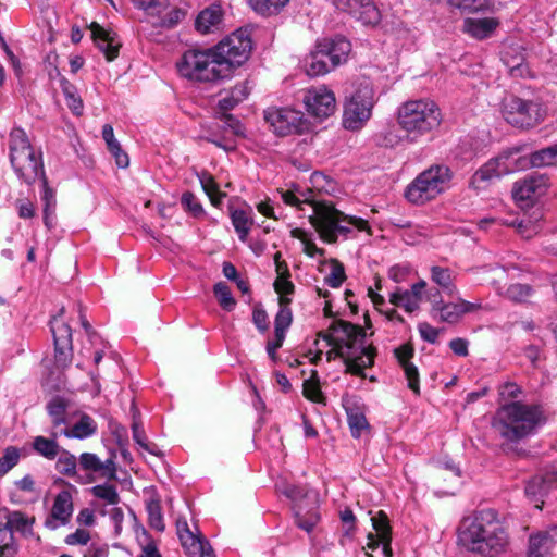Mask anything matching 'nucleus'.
Listing matches in <instances>:
<instances>
[{
	"mask_svg": "<svg viewBox=\"0 0 557 557\" xmlns=\"http://www.w3.org/2000/svg\"><path fill=\"white\" fill-rule=\"evenodd\" d=\"M330 331L319 335L332 347L326 352V360L342 358L346 373L366 377L364 369L373 366L376 349L366 345L364 330L351 322L335 320Z\"/></svg>",
	"mask_w": 557,
	"mask_h": 557,
	"instance_id": "1",
	"label": "nucleus"
},
{
	"mask_svg": "<svg viewBox=\"0 0 557 557\" xmlns=\"http://www.w3.org/2000/svg\"><path fill=\"white\" fill-rule=\"evenodd\" d=\"M546 422L541 405L511 401L500 405L492 419V428L507 445H517L537 433Z\"/></svg>",
	"mask_w": 557,
	"mask_h": 557,
	"instance_id": "2",
	"label": "nucleus"
},
{
	"mask_svg": "<svg viewBox=\"0 0 557 557\" xmlns=\"http://www.w3.org/2000/svg\"><path fill=\"white\" fill-rule=\"evenodd\" d=\"M460 541L471 552L494 556L503 552L508 543L507 533L494 509L475 511L463 522Z\"/></svg>",
	"mask_w": 557,
	"mask_h": 557,
	"instance_id": "3",
	"label": "nucleus"
},
{
	"mask_svg": "<svg viewBox=\"0 0 557 557\" xmlns=\"http://www.w3.org/2000/svg\"><path fill=\"white\" fill-rule=\"evenodd\" d=\"M309 203L313 213L309 216L311 225L320 234V237L332 244L338 237H349L355 230L370 232L368 221L355 215H348L335 208L331 201L305 200Z\"/></svg>",
	"mask_w": 557,
	"mask_h": 557,
	"instance_id": "4",
	"label": "nucleus"
},
{
	"mask_svg": "<svg viewBox=\"0 0 557 557\" xmlns=\"http://www.w3.org/2000/svg\"><path fill=\"white\" fill-rule=\"evenodd\" d=\"M397 122L406 132L405 139L416 143L441 125L442 113L430 99L408 100L398 108Z\"/></svg>",
	"mask_w": 557,
	"mask_h": 557,
	"instance_id": "5",
	"label": "nucleus"
},
{
	"mask_svg": "<svg viewBox=\"0 0 557 557\" xmlns=\"http://www.w3.org/2000/svg\"><path fill=\"white\" fill-rule=\"evenodd\" d=\"M10 162L17 177L27 185H32L38 177L42 180L44 162L41 153L36 154L29 143L26 132L21 127H13L9 134Z\"/></svg>",
	"mask_w": 557,
	"mask_h": 557,
	"instance_id": "6",
	"label": "nucleus"
},
{
	"mask_svg": "<svg viewBox=\"0 0 557 557\" xmlns=\"http://www.w3.org/2000/svg\"><path fill=\"white\" fill-rule=\"evenodd\" d=\"M178 74L191 82L215 83L226 79L212 48L188 49L176 62Z\"/></svg>",
	"mask_w": 557,
	"mask_h": 557,
	"instance_id": "7",
	"label": "nucleus"
},
{
	"mask_svg": "<svg viewBox=\"0 0 557 557\" xmlns=\"http://www.w3.org/2000/svg\"><path fill=\"white\" fill-rule=\"evenodd\" d=\"M351 44L344 37L318 40L314 49L305 58L304 67L311 77L324 75L346 62Z\"/></svg>",
	"mask_w": 557,
	"mask_h": 557,
	"instance_id": "8",
	"label": "nucleus"
},
{
	"mask_svg": "<svg viewBox=\"0 0 557 557\" xmlns=\"http://www.w3.org/2000/svg\"><path fill=\"white\" fill-rule=\"evenodd\" d=\"M453 176L449 166L433 164L407 186L405 197L413 205H424L449 189Z\"/></svg>",
	"mask_w": 557,
	"mask_h": 557,
	"instance_id": "9",
	"label": "nucleus"
},
{
	"mask_svg": "<svg viewBox=\"0 0 557 557\" xmlns=\"http://www.w3.org/2000/svg\"><path fill=\"white\" fill-rule=\"evenodd\" d=\"M226 78L245 64L252 50V41L246 29H237L212 47Z\"/></svg>",
	"mask_w": 557,
	"mask_h": 557,
	"instance_id": "10",
	"label": "nucleus"
},
{
	"mask_svg": "<svg viewBox=\"0 0 557 557\" xmlns=\"http://www.w3.org/2000/svg\"><path fill=\"white\" fill-rule=\"evenodd\" d=\"M375 104L374 89L370 82L358 84L344 106L343 126L349 131H359L370 120Z\"/></svg>",
	"mask_w": 557,
	"mask_h": 557,
	"instance_id": "11",
	"label": "nucleus"
},
{
	"mask_svg": "<svg viewBox=\"0 0 557 557\" xmlns=\"http://www.w3.org/2000/svg\"><path fill=\"white\" fill-rule=\"evenodd\" d=\"M517 154L518 150H508L490 159L471 176L469 186L476 190L483 189L494 180L523 168L525 161Z\"/></svg>",
	"mask_w": 557,
	"mask_h": 557,
	"instance_id": "12",
	"label": "nucleus"
},
{
	"mask_svg": "<svg viewBox=\"0 0 557 557\" xmlns=\"http://www.w3.org/2000/svg\"><path fill=\"white\" fill-rule=\"evenodd\" d=\"M545 111L539 102L524 100L513 95L502 101V115L510 125L518 128L533 127L544 119Z\"/></svg>",
	"mask_w": 557,
	"mask_h": 557,
	"instance_id": "13",
	"label": "nucleus"
},
{
	"mask_svg": "<svg viewBox=\"0 0 557 557\" xmlns=\"http://www.w3.org/2000/svg\"><path fill=\"white\" fill-rule=\"evenodd\" d=\"M264 120L277 136L304 134L310 131L311 123L304 113L290 108H268L264 111Z\"/></svg>",
	"mask_w": 557,
	"mask_h": 557,
	"instance_id": "14",
	"label": "nucleus"
},
{
	"mask_svg": "<svg viewBox=\"0 0 557 557\" xmlns=\"http://www.w3.org/2000/svg\"><path fill=\"white\" fill-rule=\"evenodd\" d=\"M63 314L64 308H61L59 313L50 321L54 342V359L60 368L67 367L73 358L72 327L64 320Z\"/></svg>",
	"mask_w": 557,
	"mask_h": 557,
	"instance_id": "15",
	"label": "nucleus"
},
{
	"mask_svg": "<svg viewBox=\"0 0 557 557\" xmlns=\"http://www.w3.org/2000/svg\"><path fill=\"white\" fill-rule=\"evenodd\" d=\"M308 113L322 121L335 112L336 99L334 92L326 86L311 87L304 96Z\"/></svg>",
	"mask_w": 557,
	"mask_h": 557,
	"instance_id": "16",
	"label": "nucleus"
},
{
	"mask_svg": "<svg viewBox=\"0 0 557 557\" xmlns=\"http://www.w3.org/2000/svg\"><path fill=\"white\" fill-rule=\"evenodd\" d=\"M335 8L348 13L363 25H377L381 12L372 0H333Z\"/></svg>",
	"mask_w": 557,
	"mask_h": 557,
	"instance_id": "17",
	"label": "nucleus"
},
{
	"mask_svg": "<svg viewBox=\"0 0 557 557\" xmlns=\"http://www.w3.org/2000/svg\"><path fill=\"white\" fill-rule=\"evenodd\" d=\"M547 187L548 177L546 175L532 173L515 183L512 196L517 201L532 200L544 195Z\"/></svg>",
	"mask_w": 557,
	"mask_h": 557,
	"instance_id": "18",
	"label": "nucleus"
},
{
	"mask_svg": "<svg viewBox=\"0 0 557 557\" xmlns=\"http://www.w3.org/2000/svg\"><path fill=\"white\" fill-rule=\"evenodd\" d=\"M425 287L426 282L424 280H420L419 282L414 283L410 289H398L392 293L389 301L394 306L404 308L406 312L412 313L420 308V302L422 300Z\"/></svg>",
	"mask_w": 557,
	"mask_h": 557,
	"instance_id": "19",
	"label": "nucleus"
},
{
	"mask_svg": "<svg viewBox=\"0 0 557 557\" xmlns=\"http://www.w3.org/2000/svg\"><path fill=\"white\" fill-rule=\"evenodd\" d=\"M72 512V495L69 491H62L55 496L51 513L47 518L45 525L51 530L64 525L69 522Z\"/></svg>",
	"mask_w": 557,
	"mask_h": 557,
	"instance_id": "20",
	"label": "nucleus"
},
{
	"mask_svg": "<svg viewBox=\"0 0 557 557\" xmlns=\"http://www.w3.org/2000/svg\"><path fill=\"white\" fill-rule=\"evenodd\" d=\"M479 308V304L460 299L458 302H444L435 310V315L432 317L441 322L453 324L458 322L465 313L475 311Z\"/></svg>",
	"mask_w": 557,
	"mask_h": 557,
	"instance_id": "21",
	"label": "nucleus"
},
{
	"mask_svg": "<svg viewBox=\"0 0 557 557\" xmlns=\"http://www.w3.org/2000/svg\"><path fill=\"white\" fill-rule=\"evenodd\" d=\"M502 61L512 77H528L531 75L522 48L506 47L502 52Z\"/></svg>",
	"mask_w": 557,
	"mask_h": 557,
	"instance_id": "22",
	"label": "nucleus"
},
{
	"mask_svg": "<svg viewBox=\"0 0 557 557\" xmlns=\"http://www.w3.org/2000/svg\"><path fill=\"white\" fill-rule=\"evenodd\" d=\"M499 22L494 17L471 18L467 17L463 21L462 30L470 37L483 40L492 36L498 27Z\"/></svg>",
	"mask_w": 557,
	"mask_h": 557,
	"instance_id": "23",
	"label": "nucleus"
},
{
	"mask_svg": "<svg viewBox=\"0 0 557 557\" xmlns=\"http://www.w3.org/2000/svg\"><path fill=\"white\" fill-rule=\"evenodd\" d=\"M395 356L405 372L408 382V387L411 391H413L417 395H419V372L417 367L410 362V358L413 356L412 348H410L409 346H400L395 349Z\"/></svg>",
	"mask_w": 557,
	"mask_h": 557,
	"instance_id": "24",
	"label": "nucleus"
},
{
	"mask_svg": "<svg viewBox=\"0 0 557 557\" xmlns=\"http://www.w3.org/2000/svg\"><path fill=\"white\" fill-rule=\"evenodd\" d=\"M223 20L222 8L212 4L202 10L196 17L195 28L201 34H209L218 29Z\"/></svg>",
	"mask_w": 557,
	"mask_h": 557,
	"instance_id": "25",
	"label": "nucleus"
},
{
	"mask_svg": "<svg viewBox=\"0 0 557 557\" xmlns=\"http://www.w3.org/2000/svg\"><path fill=\"white\" fill-rule=\"evenodd\" d=\"M112 457L116 458V453L112 451L110 454V458H107V482H109L111 480H119L123 487L131 486L132 481L126 471H121L122 478H117L116 467L112 460ZM119 502H120V497H119L115 486L107 483V505H113L114 507H117L116 505L119 504Z\"/></svg>",
	"mask_w": 557,
	"mask_h": 557,
	"instance_id": "26",
	"label": "nucleus"
},
{
	"mask_svg": "<svg viewBox=\"0 0 557 557\" xmlns=\"http://www.w3.org/2000/svg\"><path fill=\"white\" fill-rule=\"evenodd\" d=\"M371 522L373 529L375 532H377V536L380 537L384 557H392V529L387 515L380 510L375 516L371 518Z\"/></svg>",
	"mask_w": 557,
	"mask_h": 557,
	"instance_id": "27",
	"label": "nucleus"
},
{
	"mask_svg": "<svg viewBox=\"0 0 557 557\" xmlns=\"http://www.w3.org/2000/svg\"><path fill=\"white\" fill-rule=\"evenodd\" d=\"M556 541L548 532L530 535L528 557H553Z\"/></svg>",
	"mask_w": 557,
	"mask_h": 557,
	"instance_id": "28",
	"label": "nucleus"
},
{
	"mask_svg": "<svg viewBox=\"0 0 557 557\" xmlns=\"http://www.w3.org/2000/svg\"><path fill=\"white\" fill-rule=\"evenodd\" d=\"M40 181L42 186L40 198L44 207V223L47 226V228L51 230L55 224V190L49 186L46 175H42V180Z\"/></svg>",
	"mask_w": 557,
	"mask_h": 557,
	"instance_id": "29",
	"label": "nucleus"
},
{
	"mask_svg": "<svg viewBox=\"0 0 557 557\" xmlns=\"http://www.w3.org/2000/svg\"><path fill=\"white\" fill-rule=\"evenodd\" d=\"M252 210L230 208V218L240 242L245 243L253 224Z\"/></svg>",
	"mask_w": 557,
	"mask_h": 557,
	"instance_id": "30",
	"label": "nucleus"
},
{
	"mask_svg": "<svg viewBox=\"0 0 557 557\" xmlns=\"http://www.w3.org/2000/svg\"><path fill=\"white\" fill-rule=\"evenodd\" d=\"M107 151L111 154L117 169L125 170L129 166V156L114 137L111 125H107Z\"/></svg>",
	"mask_w": 557,
	"mask_h": 557,
	"instance_id": "31",
	"label": "nucleus"
},
{
	"mask_svg": "<svg viewBox=\"0 0 557 557\" xmlns=\"http://www.w3.org/2000/svg\"><path fill=\"white\" fill-rule=\"evenodd\" d=\"M557 483V471H547L543 475L534 476L525 486L529 496L543 495Z\"/></svg>",
	"mask_w": 557,
	"mask_h": 557,
	"instance_id": "32",
	"label": "nucleus"
},
{
	"mask_svg": "<svg viewBox=\"0 0 557 557\" xmlns=\"http://www.w3.org/2000/svg\"><path fill=\"white\" fill-rule=\"evenodd\" d=\"M431 280L435 283L444 293L449 296L457 294V287L454 283L453 271L449 268H443L438 265L431 267Z\"/></svg>",
	"mask_w": 557,
	"mask_h": 557,
	"instance_id": "33",
	"label": "nucleus"
},
{
	"mask_svg": "<svg viewBox=\"0 0 557 557\" xmlns=\"http://www.w3.org/2000/svg\"><path fill=\"white\" fill-rule=\"evenodd\" d=\"M146 511L148 515L149 527L158 532H163L165 530V523L159 496L153 495L146 500Z\"/></svg>",
	"mask_w": 557,
	"mask_h": 557,
	"instance_id": "34",
	"label": "nucleus"
},
{
	"mask_svg": "<svg viewBox=\"0 0 557 557\" xmlns=\"http://www.w3.org/2000/svg\"><path fill=\"white\" fill-rule=\"evenodd\" d=\"M529 163L534 168L557 166V144L532 152Z\"/></svg>",
	"mask_w": 557,
	"mask_h": 557,
	"instance_id": "35",
	"label": "nucleus"
},
{
	"mask_svg": "<svg viewBox=\"0 0 557 557\" xmlns=\"http://www.w3.org/2000/svg\"><path fill=\"white\" fill-rule=\"evenodd\" d=\"M292 300L287 297H278L280 310L274 320V333H284L292 324L293 313L289 308Z\"/></svg>",
	"mask_w": 557,
	"mask_h": 557,
	"instance_id": "36",
	"label": "nucleus"
},
{
	"mask_svg": "<svg viewBox=\"0 0 557 557\" xmlns=\"http://www.w3.org/2000/svg\"><path fill=\"white\" fill-rule=\"evenodd\" d=\"M289 0H248L250 8L259 15L271 16L277 14Z\"/></svg>",
	"mask_w": 557,
	"mask_h": 557,
	"instance_id": "37",
	"label": "nucleus"
},
{
	"mask_svg": "<svg viewBox=\"0 0 557 557\" xmlns=\"http://www.w3.org/2000/svg\"><path fill=\"white\" fill-rule=\"evenodd\" d=\"M97 425L95 421L87 414H83L77 423L71 430H64L67 437L85 438L96 432Z\"/></svg>",
	"mask_w": 557,
	"mask_h": 557,
	"instance_id": "38",
	"label": "nucleus"
},
{
	"mask_svg": "<svg viewBox=\"0 0 557 557\" xmlns=\"http://www.w3.org/2000/svg\"><path fill=\"white\" fill-rule=\"evenodd\" d=\"M448 4L467 14L486 12L491 7L488 0H448Z\"/></svg>",
	"mask_w": 557,
	"mask_h": 557,
	"instance_id": "39",
	"label": "nucleus"
},
{
	"mask_svg": "<svg viewBox=\"0 0 557 557\" xmlns=\"http://www.w3.org/2000/svg\"><path fill=\"white\" fill-rule=\"evenodd\" d=\"M246 97L247 94L243 87H235L231 95H227L218 101L216 116L223 113H228V111L233 110Z\"/></svg>",
	"mask_w": 557,
	"mask_h": 557,
	"instance_id": "40",
	"label": "nucleus"
},
{
	"mask_svg": "<svg viewBox=\"0 0 557 557\" xmlns=\"http://www.w3.org/2000/svg\"><path fill=\"white\" fill-rule=\"evenodd\" d=\"M67 408V401L60 397H53L47 405V410L52 418L54 425H61L65 423V411Z\"/></svg>",
	"mask_w": 557,
	"mask_h": 557,
	"instance_id": "41",
	"label": "nucleus"
},
{
	"mask_svg": "<svg viewBox=\"0 0 557 557\" xmlns=\"http://www.w3.org/2000/svg\"><path fill=\"white\" fill-rule=\"evenodd\" d=\"M132 411H133V423H132V432L134 441L143 447L145 450L156 454L152 447L147 442L146 434L144 429L141 428L140 422L137 420V416L139 414L134 400H132Z\"/></svg>",
	"mask_w": 557,
	"mask_h": 557,
	"instance_id": "42",
	"label": "nucleus"
},
{
	"mask_svg": "<svg viewBox=\"0 0 557 557\" xmlns=\"http://www.w3.org/2000/svg\"><path fill=\"white\" fill-rule=\"evenodd\" d=\"M34 449L48 459H54L59 453V446L54 440L37 436L33 443Z\"/></svg>",
	"mask_w": 557,
	"mask_h": 557,
	"instance_id": "43",
	"label": "nucleus"
},
{
	"mask_svg": "<svg viewBox=\"0 0 557 557\" xmlns=\"http://www.w3.org/2000/svg\"><path fill=\"white\" fill-rule=\"evenodd\" d=\"M213 293L220 304V306L226 310L232 311L236 305L234 297L232 296L230 287L224 282H219L213 286Z\"/></svg>",
	"mask_w": 557,
	"mask_h": 557,
	"instance_id": "44",
	"label": "nucleus"
},
{
	"mask_svg": "<svg viewBox=\"0 0 557 557\" xmlns=\"http://www.w3.org/2000/svg\"><path fill=\"white\" fill-rule=\"evenodd\" d=\"M522 394V388L515 382H505L498 386L499 406L518 401L517 398Z\"/></svg>",
	"mask_w": 557,
	"mask_h": 557,
	"instance_id": "45",
	"label": "nucleus"
},
{
	"mask_svg": "<svg viewBox=\"0 0 557 557\" xmlns=\"http://www.w3.org/2000/svg\"><path fill=\"white\" fill-rule=\"evenodd\" d=\"M403 139L404 138L393 127H387L375 135V144L384 148H395Z\"/></svg>",
	"mask_w": 557,
	"mask_h": 557,
	"instance_id": "46",
	"label": "nucleus"
},
{
	"mask_svg": "<svg viewBox=\"0 0 557 557\" xmlns=\"http://www.w3.org/2000/svg\"><path fill=\"white\" fill-rule=\"evenodd\" d=\"M133 4L150 15L160 16L170 5L169 0H132Z\"/></svg>",
	"mask_w": 557,
	"mask_h": 557,
	"instance_id": "47",
	"label": "nucleus"
},
{
	"mask_svg": "<svg viewBox=\"0 0 557 557\" xmlns=\"http://www.w3.org/2000/svg\"><path fill=\"white\" fill-rule=\"evenodd\" d=\"M320 520V515L317 508L309 510L306 513H301L300 511L296 512L295 521L298 528L305 530L306 532H311L313 528Z\"/></svg>",
	"mask_w": 557,
	"mask_h": 557,
	"instance_id": "48",
	"label": "nucleus"
},
{
	"mask_svg": "<svg viewBox=\"0 0 557 557\" xmlns=\"http://www.w3.org/2000/svg\"><path fill=\"white\" fill-rule=\"evenodd\" d=\"M194 543L188 546L186 554L188 557H206L211 552L209 542L200 535H191L190 539Z\"/></svg>",
	"mask_w": 557,
	"mask_h": 557,
	"instance_id": "49",
	"label": "nucleus"
},
{
	"mask_svg": "<svg viewBox=\"0 0 557 557\" xmlns=\"http://www.w3.org/2000/svg\"><path fill=\"white\" fill-rule=\"evenodd\" d=\"M540 219L541 215L535 219L531 216L519 219L517 224L518 233L524 238L533 237L541 231V225L539 224Z\"/></svg>",
	"mask_w": 557,
	"mask_h": 557,
	"instance_id": "50",
	"label": "nucleus"
},
{
	"mask_svg": "<svg viewBox=\"0 0 557 557\" xmlns=\"http://www.w3.org/2000/svg\"><path fill=\"white\" fill-rule=\"evenodd\" d=\"M280 253L275 255V261H276V270L280 273V276L274 282V289L277 294H280V297H286V295H290L294 293V284L286 277L283 276L282 273V267L283 264L278 262Z\"/></svg>",
	"mask_w": 557,
	"mask_h": 557,
	"instance_id": "51",
	"label": "nucleus"
},
{
	"mask_svg": "<svg viewBox=\"0 0 557 557\" xmlns=\"http://www.w3.org/2000/svg\"><path fill=\"white\" fill-rule=\"evenodd\" d=\"M533 293V288L528 284L515 283L506 289V296L513 301H525Z\"/></svg>",
	"mask_w": 557,
	"mask_h": 557,
	"instance_id": "52",
	"label": "nucleus"
},
{
	"mask_svg": "<svg viewBox=\"0 0 557 557\" xmlns=\"http://www.w3.org/2000/svg\"><path fill=\"white\" fill-rule=\"evenodd\" d=\"M181 205L185 211H188L195 218H199L205 213L202 205L191 191L183 193Z\"/></svg>",
	"mask_w": 557,
	"mask_h": 557,
	"instance_id": "53",
	"label": "nucleus"
},
{
	"mask_svg": "<svg viewBox=\"0 0 557 557\" xmlns=\"http://www.w3.org/2000/svg\"><path fill=\"white\" fill-rule=\"evenodd\" d=\"M346 278L344 265L337 261H332V268L329 275L325 276L324 282L332 288L339 287Z\"/></svg>",
	"mask_w": 557,
	"mask_h": 557,
	"instance_id": "54",
	"label": "nucleus"
},
{
	"mask_svg": "<svg viewBox=\"0 0 557 557\" xmlns=\"http://www.w3.org/2000/svg\"><path fill=\"white\" fill-rule=\"evenodd\" d=\"M20 459L17 448L10 446L5 448L3 456L0 458V476L7 474Z\"/></svg>",
	"mask_w": 557,
	"mask_h": 557,
	"instance_id": "55",
	"label": "nucleus"
},
{
	"mask_svg": "<svg viewBox=\"0 0 557 557\" xmlns=\"http://www.w3.org/2000/svg\"><path fill=\"white\" fill-rule=\"evenodd\" d=\"M223 122L222 128L225 131H231L235 136L245 137V127L242 122L230 113H223L216 116Z\"/></svg>",
	"mask_w": 557,
	"mask_h": 557,
	"instance_id": "56",
	"label": "nucleus"
},
{
	"mask_svg": "<svg viewBox=\"0 0 557 557\" xmlns=\"http://www.w3.org/2000/svg\"><path fill=\"white\" fill-rule=\"evenodd\" d=\"M348 424L350 428V433L354 437H360L362 431L369 428V423L361 412H350L348 413Z\"/></svg>",
	"mask_w": 557,
	"mask_h": 557,
	"instance_id": "57",
	"label": "nucleus"
},
{
	"mask_svg": "<svg viewBox=\"0 0 557 557\" xmlns=\"http://www.w3.org/2000/svg\"><path fill=\"white\" fill-rule=\"evenodd\" d=\"M106 38H107V61H112L117 57L119 50L122 46V42L117 38L116 33L113 32L108 26H107Z\"/></svg>",
	"mask_w": 557,
	"mask_h": 557,
	"instance_id": "58",
	"label": "nucleus"
},
{
	"mask_svg": "<svg viewBox=\"0 0 557 557\" xmlns=\"http://www.w3.org/2000/svg\"><path fill=\"white\" fill-rule=\"evenodd\" d=\"M4 525H8L11 531L15 529L25 532L30 527V522L24 513L15 511L9 516L8 522Z\"/></svg>",
	"mask_w": 557,
	"mask_h": 557,
	"instance_id": "59",
	"label": "nucleus"
},
{
	"mask_svg": "<svg viewBox=\"0 0 557 557\" xmlns=\"http://www.w3.org/2000/svg\"><path fill=\"white\" fill-rule=\"evenodd\" d=\"M81 467L86 471H100L104 468L103 463L100 461V459L95 455L90 453H84L81 455L79 458Z\"/></svg>",
	"mask_w": 557,
	"mask_h": 557,
	"instance_id": "60",
	"label": "nucleus"
},
{
	"mask_svg": "<svg viewBox=\"0 0 557 557\" xmlns=\"http://www.w3.org/2000/svg\"><path fill=\"white\" fill-rule=\"evenodd\" d=\"M185 15L186 13L184 10L180 8H173L165 16L161 18L160 26L172 28L176 26L185 17Z\"/></svg>",
	"mask_w": 557,
	"mask_h": 557,
	"instance_id": "61",
	"label": "nucleus"
},
{
	"mask_svg": "<svg viewBox=\"0 0 557 557\" xmlns=\"http://www.w3.org/2000/svg\"><path fill=\"white\" fill-rule=\"evenodd\" d=\"M112 432L116 436V441L119 444V450H120V454H121L123 460H125L126 462L131 461L132 460L131 454L126 448V443H127L126 429L123 426H121V428L116 426L114 430H112Z\"/></svg>",
	"mask_w": 557,
	"mask_h": 557,
	"instance_id": "62",
	"label": "nucleus"
},
{
	"mask_svg": "<svg viewBox=\"0 0 557 557\" xmlns=\"http://www.w3.org/2000/svg\"><path fill=\"white\" fill-rule=\"evenodd\" d=\"M284 339V333H274V338L267 343V352L273 362L277 361L276 350L282 347Z\"/></svg>",
	"mask_w": 557,
	"mask_h": 557,
	"instance_id": "63",
	"label": "nucleus"
},
{
	"mask_svg": "<svg viewBox=\"0 0 557 557\" xmlns=\"http://www.w3.org/2000/svg\"><path fill=\"white\" fill-rule=\"evenodd\" d=\"M419 333L421 337L431 343L435 344L438 339V330L429 324L428 322H422L418 326Z\"/></svg>",
	"mask_w": 557,
	"mask_h": 557,
	"instance_id": "64",
	"label": "nucleus"
}]
</instances>
